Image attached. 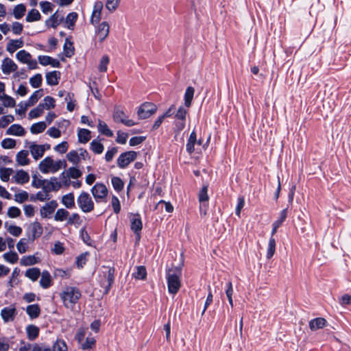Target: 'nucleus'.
Segmentation results:
<instances>
[{
	"mask_svg": "<svg viewBox=\"0 0 351 351\" xmlns=\"http://www.w3.org/2000/svg\"><path fill=\"white\" fill-rule=\"evenodd\" d=\"M29 180V176L27 172H26L24 170H18L16 171L14 175L12 176V178L11 179V181L12 182L19 184H23L25 183L28 182Z\"/></svg>",
	"mask_w": 351,
	"mask_h": 351,
	"instance_id": "obj_19",
	"label": "nucleus"
},
{
	"mask_svg": "<svg viewBox=\"0 0 351 351\" xmlns=\"http://www.w3.org/2000/svg\"><path fill=\"white\" fill-rule=\"evenodd\" d=\"M49 148L50 146L47 144L38 145L34 143H31L29 146V152L33 158L36 160H38L42 158L46 150L49 149Z\"/></svg>",
	"mask_w": 351,
	"mask_h": 351,
	"instance_id": "obj_12",
	"label": "nucleus"
},
{
	"mask_svg": "<svg viewBox=\"0 0 351 351\" xmlns=\"http://www.w3.org/2000/svg\"><path fill=\"white\" fill-rule=\"evenodd\" d=\"M53 351H67V346L64 341L57 340L53 346Z\"/></svg>",
	"mask_w": 351,
	"mask_h": 351,
	"instance_id": "obj_64",
	"label": "nucleus"
},
{
	"mask_svg": "<svg viewBox=\"0 0 351 351\" xmlns=\"http://www.w3.org/2000/svg\"><path fill=\"white\" fill-rule=\"evenodd\" d=\"M110 62V58L108 55H104L101 57L98 64V70L99 72H106L108 65Z\"/></svg>",
	"mask_w": 351,
	"mask_h": 351,
	"instance_id": "obj_48",
	"label": "nucleus"
},
{
	"mask_svg": "<svg viewBox=\"0 0 351 351\" xmlns=\"http://www.w3.org/2000/svg\"><path fill=\"white\" fill-rule=\"evenodd\" d=\"M114 282V269L106 268L102 272V278L100 280L101 287L105 289V293H108L112 284Z\"/></svg>",
	"mask_w": 351,
	"mask_h": 351,
	"instance_id": "obj_8",
	"label": "nucleus"
},
{
	"mask_svg": "<svg viewBox=\"0 0 351 351\" xmlns=\"http://www.w3.org/2000/svg\"><path fill=\"white\" fill-rule=\"evenodd\" d=\"M28 240L25 238L21 239L16 243V249L20 254H24L27 251Z\"/></svg>",
	"mask_w": 351,
	"mask_h": 351,
	"instance_id": "obj_54",
	"label": "nucleus"
},
{
	"mask_svg": "<svg viewBox=\"0 0 351 351\" xmlns=\"http://www.w3.org/2000/svg\"><path fill=\"white\" fill-rule=\"evenodd\" d=\"M0 101H2L4 107L13 108L16 105L14 99L6 95L5 92H1L0 93Z\"/></svg>",
	"mask_w": 351,
	"mask_h": 351,
	"instance_id": "obj_32",
	"label": "nucleus"
},
{
	"mask_svg": "<svg viewBox=\"0 0 351 351\" xmlns=\"http://www.w3.org/2000/svg\"><path fill=\"white\" fill-rule=\"evenodd\" d=\"M4 226L6 228L7 231L14 237H19L22 233V228L19 226L15 225H10L8 222H5L4 223Z\"/></svg>",
	"mask_w": 351,
	"mask_h": 351,
	"instance_id": "obj_39",
	"label": "nucleus"
},
{
	"mask_svg": "<svg viewBox=\"0 0 351 351\" xmlns=\"http://www.w3.org/2000/svg\"><path fill=\"white\" fill-rule=\"evenodd\" d=\"M26 313L31 319H34L39 316L40 308L38 304L29 305L26 308Z\"/></svg>",
	"mask_w": 351,
	"mask_h": 351,
	"instance_id": "obj_35",
	"label": "nucleus"
},
{
	"mask_svg": "<svg viewBox=\"0 0 351 351\" xmlns=\"http://www.w3.org/2000/svg\"><path fill=\"white\" fill-rule=\"evenodd\" d=\"M62 204L67 208H72L75 206V199L73 193H68L62 197Z\"/></svg>",
	"mask_w": 351,
	"mask_h": 351,
	"instance_id": "obj_36",
	"label": "nucleus"
},
{
	"mask_svg": "<svg viewBox=\"0 0 351 351\" xmlns=\"http://www.w3.org/2000/svg\"><path fill=\"white\" fill-rule=\"evenodd\" d=\"M51 252L56 255L62 254L64 252V247L63 243L60 241L55 242L53 247L51 249Z\"/></svg>",
	"mask_w": 351,
	"mask_h": 351,
	"instance_id": "obj_63",
	"label": "nucleus"
},
{
	"mask_svg": "<svg viewBox=\"0 0 351 351\" xmlns=\"http://www.w3.org/2000/svg\"><path fill=\"white\" fill-rule=\"evenodd\" d=\"M66 167L64 160H53L51 156H47L38 164L39 171L44 174L56 173L61 169Z\"/></svg>",
	"mask_w": 351,
	"mask_h": 351,
	"instance_id": "obj_1",
	"label": "nucleus"
},
{
	"mask_svg": "<svg viewBox=\"0 0 351 351\" xmlns=\"http://www.w3.org/2000/svg\"><path fill=\"white\" fill-rule=\"evenodd\" d=\"M62 187V184L58 180L57 178H51L45 186V189L48 191H58Z\"/></svg>",
	"mask_w": 351,
	"mask_h": 351,
	"instance_id": "obj_33",
	"label": "nucleus"
},
{
	"mask_svg": "<svg viewBox=\"0 0 351 351\" xmlns=\"http://www.w3.org/2000/svg\"><path fill=\"white\" fill-rule=\"evenodd\" d=\"M51 277L47 271H43L41 274L40 285L44 289H47L51 286Z\"/></svg>",
	"mask_w": 351,
	"mask_h": 351,
	"instance_id": "obj_34",
	"label": "nucleus"
},
{
	"mask_svg": "<svg viewBox=\"0 0 351 351\" xmlns=\"http://www.w3.org/2000/svg\"><path fill=\"white\" fill-rule=\"evenodd\" d=\"M38 59L39 63L43 66L51 65L54 68H59L60 66L59 60L48 56H39Z\"/></svg>",
	"mask_w": 351,
	"mask_h": 351,
	"instance_id": "obj_23",
	"label": "nucleus"
},
{
	"mask_svg": "<svg viewBox=\"0 0 351 351\" xmlns=\"http://www.w3.org/2000/svg\"><path fill=\"white\" fill-rule=\"evenodd\" d=\"M196 143V133L195 131H193L190 136L189 138L187 144H186V150L189 153H192L194 151V145Z\"/></svg>",
	"mask_w": 351,
	"mask_h": 351,
	"instance_id": "obj_53",
	"label": "nucleus"
},
{
	"mask_svg": "<svg viewBox=\"0 0 351 351\" xmlns=\"http://www.w3.org/2000/svg\"><path fill=\"white\" fill-rule=\"evenodd\" d=\"M69 212L64 208H59L57 210L55 215L54 219L56 221H64L67 220L69 217Z\"/></svg>",
	"mask_w": 351,
	"mask_h": 351,
	"instance_id": "obj_44",
	"label": "nucleus"
},
{
	"mask_svg": "<svg viewBox=\"0 0 351 351\" xmlns=\"http://www.w3.org/2000/svg\"><path fill=\"white\" fill-rule=\"evenodd\" d=\"M58 206L56 200L50 201L43 206L40 209V213L43 218H48L55 211Z\"/></svg>",
	"mask_w": 351,
	"mask_h": 351,
	"instance_id": "obj_17",
	"label": "nucleus"
},
{
	"mask_svg": "<svg viewBox=\"0 0 351 351\" xmlns=\"http://www.w3.org/2000/svg\"><path fill=\"white\" fill-rule=\"evenodd\" d=\"M3 259L11 264L16 263L19 260V256L15 252H10L3 254Z\"/></svg>",
	"mask_w": 351,
	"mask_h": 351,
	"instance_id": "obj_52",
	"label": "nucleus"
},
{
	"mask_svg": "<svg viewBox=\"0 0 351 351\" xmlns=\"http://www.w3.org/2000/svg\"><path fill=\"white\" fill-rule=\"evenodd\" d=\"M40 275V269L36 267L28 269L25 274V276L32 281H36Z\"/></svg>",
	"mask_w": 351,
	"mask_h": 351,
	"instance_id": "obj_42",
	"label": "nucleus"
},
{
	"mask_svg": "<svg viewBox=\"0 0 351 351\" xmlns=\"http://www.w3.org/2000/svg\"><path fill=\"white\" fill-rule=\"evenodd\" d=\"M195 90L193 87L189 86L184 93V104L186 107L189 108L193 99Z\"/></svg>",
	"mask_w": 351,
	"mask_h": 351,
	"instance_id": "obj_41",
	"label": "nucleus"
},
{
	"mask_svg": "<svg viewBox=\"0 0 351 351\" xmlns=\"http://www.w3.org/2000/svg\"><path fill=\"white\" fill-rule=\"evenodd\" d=\"M91 193L97 202L105 201L108 189L105 184L102 183H96L91 189Z\"/></svg>",
	"mask_w": 351,
	"mask_h": 351,
	"instance_id": "obj_7",
	"label": "nucleus"
},
{
	"mask_svg": "<svg viewBox=\"0 0 351 351\" xmlns=\"http://www.w3.org/2000/svg\"><path fill=\"white\" fill-rule=\"evenodd\" d=\"M113 119L115 122H121L126 126L131 127L136 125V123L130 119L124 111L119 107H116L113 113Z\"/></svg>",
	"mask_w": 351,
	"mask_h": 351,
	"instance_id": "obj_11",
	"label": "nucleus"
},
{
	"mask_svg": "<svg viewBox=\"0 0 351 351\" xmlns=\"http://www.w3.org/2000/svg\"><path fill=\"white\" fill-rule=\"evenodd\" d=\"M60 72L58 71H53L49 72L46 74V82L50 86L57 85L60 78Z\"/></svg>",
	"mask_w": 351,
	"mask_h": 351,
	"instance_id": "obj_27",
	"label": "nucleus"
},
{
	"mask_svg": "<svg viewBox=\"0 0 351 351\" xmlns=\"http://www.w3.org/2000/svg\"><path fill=\"white\" fill-rule=\"evenodd\" d=\"M103 8V4L101 2H97L93 8V11L92 13L90 21L92 24L98 23L101 19V10Z\"/></svg>",
	"mask_w": 351,
	"mask_h": 351,
	"instance_id": "obj_25",
	"label": "nucleus"
},
{
	"mask_svg": "<svg viewBox=\"0 0 351 351\" xmlns=\"http://www.w3.org/2000/svg\"><path fill=\"white\" fill-rule=\"evenodd\" d=\"M27 337L30 340L35 339L39 334V328L34 325H29L26 328Z\"/></svg>",
	"mask_w": 351,
	"mask_h": 351,
	"instance_id": "obj_43",
	"label": "nucleus"
},
{
	"mask_svg": "<svg viewBox=\"0 0 351 351\" xmlns=\"http://www.w3.org/2000/svg\"><path fill=\"white\" fill-rule=\"evenodd\" d=\"M1 69L3 74L10 75L18 69V66L12 59L5 58L2 60Z\"/></svg>",
	"mask_w": 351,
	"mask_h": 351,
	"instance_id": "obj_16",
	"label": "nucleus"
},
{
	"mask_svg": "<svg viewBox=\"0 0 351 351\" xmlns=\"http://www.w3.org/2000/svg\"><path fill=\"white\" fill-rule=\"evenodd\" d=\"M86 335V329L80 328L77 330L75 334V339L78 343L80 345V348L82 350L91 349L95 347L96 343V339L94 337L88 335L85 339L84 337Z\"/></svg>",
	"mask_w": 351,
	"mask_h": 351,
	"instance_id": "obj_4",
	"label": "nucleus"
},
{
	"mask_svg": "<svg viewBox=\"0 0 351 351\" xmlns=\"http://www.w3.org/2000/svg\"><path fill=\"white\" fill-rule=\"evenodd\" d=\"M187 114V110L183 106H180L177 110L175 118L176 130L178 132L182 131L185 127V119Z\"/></svg>",
	"mask_w": 351,
	"mask_h": 351,
	"instance_id": "obj_14",
	"label": "nucleus"
},
{
	"mask_svg": "<svg viewBox=\"0 0 351 351\" xmlns=\"http://www.w3.org/2000/svg\"><path fill=\"white\" fill-rule=\"evenodd\" d=\"M156 110V106L154 104L145 102L138 108L137 111V115L139 117V119H147L149 118L153 114H154Z\"/></svg>",
	"mask_w": 351,
	"mask_h": 351,
	"instance_id": "obj_9",
	"label": "nucleus"
},
{
	"mask_svg": "<svg viewBox=\"0 0 351 351\" xmlns=\"http://www.w3.org/2000/svg\"><path fill=\"white\" fill-rule=\"evenodd\" d=\"M208 199V186H204L202 187L199 193V201L202 206L204 203H206Z\"/></svg>",
	"mask_w": 351,
	"mask_h": 351,
	"instance_id": "obj_62",
	"label": "nucleus"
},
{
	"mask_svg": "<svg viewBox=\"0 0 351 351\" xmlns=\"http://www.w3.org/2000/svg\"><path fill=\"white\" fill-rule=\"evenodd\" d=\"M24 42L21 38L19 39H11L6 45V50L10 53H13L17 49H21L23 47Z\"/></svg>",
	"mask_w": 351,
	"mask_h": 351,
	"instance_id": "obj_22",
	"label": "nucleus"
},
{
	"mask_svg": "<svg viewBox=\"0 0 351 351\" xmlns=\"http://www.w3.org/2000/svg\"><path fill=\"white\" fill-rule=\"evenodd\" d=\"M80 208L84 213L91 212L94 209V202L90 195L86 192H82L77 199Z\"/></svg>",
	"mask_w": 351,
	"mask_h": 351,
	"instance_id": "obj_5",
	"label": "nucleus"
},
{
	"mask_svg": "<svg viewBox=\"0 0 351 351\" xmlns=\"http://www.w3.org/2000/svg\"><path fill=\"white\" fill-rule=\"evenodd\" d=\"M44 112V109L43 107V105H40V104L38 105V106L29 112V119H36L39 117H40Z\"/></svg>",
	"mask_w": 351,
	"mask_h": 351,
	"instance_id": "obj_58",
	"label": "nucleus"
},
{
	"mask_svg": "<svg viewBox=\"0 0 351 351\" xmlns=\"http://www.w3.org/2000/svg\"><path fill=\"white\" fill-rule=\"evenodd\" d=\"M131 229L134 233L141 232L143 228V223L138 215H131L130 216Z\"/></svg>",
	"mask_w": 351,
	"mask_h": 351,
	"instance_id": "obj_24",
	"label": "nucleus"
},
{
	"mask_svg": "<svg viewBox=\"0 0 351 351\" xmlns=\"http://www.w3.org/2000/svg\"><path fill=\"white\" fill-rule=\"evenodd\" d=\"M132 276L137 280H145L147 276V271L144 266H137L132 274Z\"/></svg>",
	"mask_w": 351,
	"mask_h": 351,
	"instance_id": "obj_40",
	"label": "nucleus"
},
{
	"mask_svg": "<svg viewBox=\"0 0 351 351\" xmlns=\"http://www.w3.org/2000/svg\"><path fill=\"white\" fill-rule=\"evenodd\" d=\"M60 297L64 306L72 310L81 298V292L75 287H66L60 293Z\"/></svg>",
	"mask_w": 351,
	"mask_h": 351,
	"instance_id": "obj_2",
	"label": "nucleus"
},
{
	"mask_svg": "<svg viewBox=\"0 0 351 351\" xmlns=\"http://www.w3.org/2000/svg\"><path fill=\"white\" fill-rule=\"evenodd\" d=\"M88 155V152L80 149L78 151H71L66 154L67 160L74 165H77L81 162V160H84L86 156Z\"/></svg>",
	"mask_w": 351,
	"mask_h": 351,
	"instance_id": "obj_15",
	"label": "nucleus"
},
{
	"mask_svg": "<svg viewBox=\"0 0 351 351\" xmlns=\"http://www.w3.org/2000/svg\"><path fill=\"white\" fill-rule=\"evenodd\" d=\"M180 276L181 270L178 268L170 269L167 271L168 291L170 293L174 295L178 291L181 286Z\"/></svg>",
	"mask_w": 351,
	"mask_h": 351,
	"instance_id": "obj_3",
	"label": "nucleus"
},
{
	"mask_svg": "<svg viewBox=\"0 0 351 351\" xmlns=\"http://www.w3.org/2000/svg\"><path fill=\"white\" fill-rule=\"evenodd\" d=\"M29 152L27 150H21L16 155V163L19 166H27L30 162L29 158Z\"/></svg>",
	"mask_w": 351,
	"mask_h": 351,
	"instance_id": "obj_21",
	"label": "nucleus"
},
{
	"mask_svg": "<svg viewBox=\"0 0 351 351\" xmlns=\"http://www.w3.org/2000/svg\"><path fill=\"white\" fill-rule=\"evenodd\" d=\"M24 128L19 124L12 125L6 131V134L22 136L25 134Z\"/></svg>",
	"mask_w": 351,
	"mask_h": 351,
	"instance_id": "obj_28",
	"label": "nucleus"
},
{
	"mask_svg": "<svg viewBox=\"0 0 351 351\" xmlns=\"http://www.w3.org/2000/svg\"><path fill=\"white\" fill-rule=\"evenodd\" d=\"M110 25L107 22L104 21L98 25L96 29V35L101 42L108 37Z\"/></svg>",
	"mask_w": 351,
	"mask_h": 351,
	"instance_id": "obj_20",
	"label": "nucleus"
},
{
	"mask_svg": "<svg viewBox=\"0 0 351 351\" xmlns=\"http://www.w3.org/2000/svg\"><path fill=\"white\" fill-rule=\"evenodd\" d=\"M42 82L43 77L42 75L40 73H37L29 78V84L34 88L40 87Z\"/></svg>",
	"mask_w": 351,
	"mask_h": 351,
	"instance_id": "obj_57",
	"label": "nucleus"
},
{
	"mask_svg": "<svg viewBox=\"0 0 351 351\" xmlns=\"http://www.w3.org/2000/svg\"><path fill=\"white\" fill-rule=\"evenodd\" d=\"M13 173L12 169L2 167L0 169V178L3 182H8Z\"/></svg>",
	"mask_w": 351,
	"mask_h": 351,
	"instance_id": "obj_51",
	"label": "nucleus"
},
{
	"mask_svg": "<svg viewBox=\"0 0 351 351\" xmlns=\"http://www.w3.org/2000/svg\"><path fill=\"white\" fill-rule=\"evenodd\" d=\"M40 262V260L36 255H29L23 256L20 260V264L22 266H30Z\"/></svg>",
	"mask_w": 351,
	"mask_h": 351,
	"instance_id": "obj_31",
	"label": "nucleus"
},
{
	"mask_svg": "<svg viewBox=\"0 0 351 351\" xmlns=\"http://www.w3.org/2000/svg\"><path fill=\"white\" fill-rule=\"evenodd\" d=\"M67 177L71 178L73 179H77L82 176V172L77 167H73L68 169L67 171Z\"/></svg>",
	"mask_w": 351,
	"mask_h": 351,
	"instance_id": "obj_60",
	"label": "nucleus"
},
{
	"mask_svg": "<svg viewBox=\"0 0 351 351\" xmlns=\"http://www.w3.org/2000/svg\"><path fill=\"white\" fill-rule=\"evenodd\" d=\"M276 252V241L274 237H271L267 249L266 257L270 259L275 254Z\"/></svg>",
	"mask_w": 351,
	"mask_h": 351,
	"instance_id": "obj_50",
	"label": "nucleus"
},
{
	"mask_svg": "<svg viewBox=\"0 0 351 351\" xmlns=\"http://www.w3.org/2000/svg\"><path fill=\"white\" fill-rule=\"evenodd\" d=\"M326 320L322 317H317L309 322V328L315 331L324 328L326 326Z\"/></svg>",
	"mask_w": 351,
	"mask_h": 351,
	"instance_id": "obj_29",
	"label": "nucleus"
},
{
	"mask_svg": "<svg viewBox=\"0 0 351 351\" xmlns=\"http://www.w3.org/2000/svg\"><path fill=\"white\" fill-rule=\"evenodd\" d=\"M40 104L43 105L44 110H50L54 108L56 106L55 99L50 96L45 97L43 99V102Z\"/></svg>",
	"mask_w": 351,
	"mask_h": 351,
	"instance_id": "obj_55",
	"label": "nucleus"
},
{
	"mask_svg": "<svg viewBox=\"0 0 351 351\" xmlns=\"http://www.w3.org/2000/svg\"><path fill=\"white\" fill-rule=\"evenodd\" d=\"M40 17L41 16L38 10L36 9H32L28 12L27 14L26 21L29 23L37 21L40 19Z\"/></svg>",
	"mask_w": 351,
	"mask_h": 351,
	"instance_id": "obj_47",
	"label": "nucleus"
},
{
	"mask_svg": "<svg viewBox=\"0 0 351 351\" xmlns=\"http://www.w3.org/2000/svg\"><path fill=\"white\" fill-rule=\"evenodd\" d=\"M98 130L101 134L106 136H112L113 135L112 131L109 129L107 124L100 120L99 121Z\"/></svg>",
	"mask_w": 351,
	"mask_h": 351,
	"instance_id": "obj_45",
	"label": "nucleus"
},
{
	"mask_svg": "<svg viewBox=\"0 0 351 351\" xmlns=\"http://www.w3.org/2000/svg\"><path fill=\"white\" fill-rule=\"evenodd\" d=\"M47 125L44 121H40L33 124L30 128V132L32 134H39L46 129Z\"/></svg>",
	"mask_w": 351,
	"mask_h": 351,
	"instance_id": "obj_49",
	"label": "nucleus"
},
{
	"mask_svg": "<svg viewBox=\"0 0 351 351\" xmlns=\"http://www.w3.org/2000/svg\"><path fill=\"white\" fill-rule=\"evenodd\" d=\"M17 310L14 304L5 306L1 310L0 315L4 323L12 322L15 319Z\"/></svg>",
	"mask_w": 351,
	"mask_h": 351,
	"instance_id": "obj_10",
	"label": "nucleus"
},
{
	"mask_svg": "<svg viewBox=\"0 0 351 351\" xmlns=\"http://www.w3.org/2000/svg\"><path fill=\"white\" fill-rule=\"evenodd\" d=\"M137 156L134 151H129L121 154L117 159V165L120 168L126 167L130 162L134 161Z\"/></svg>",
	"mask_w": 351,
	"mask_h": 351,
	"instance_id": "obj_13",
	"label": "nucleus"
},
{
	"mask_svg": "<svg viewBox=\"0 0 351 351\" xmlns=\"http://www.w3.org/2000/svg\"><path fill=\"white\" fill-rule=\"evenodd\" d=\"M26 8L23 4L16 5L13 10V15L16 19H21L25 12Z\"/></svg>",
	"mask_w": 351,
	"mask_h": 351,
	"instance_id": "obj_46",
	"label": "nucleus"
},
{
	"mask_svg": "<svg viewBox=\"0 0 351 351\" xmlns=\"http://www.w3.org/2000/svg\"><path fill=\"white\" fill-rule=\"evenodd\" d=\"M16 58L20 62L27 64L30 69L37 68L36 60L32 59V55L24 49L20 50L16 53Z\"/></svg>",
	"mask_w": 351,
	"mask_h": 351,
	"instance_id": "obj_6",
	"label": "nucleus"
},
{
	"mask_svg": "<svg viewBox=\"0 0 351 351\" xmlns=\"http://www.w3.org/2000/svg\"><path fill=\"white\" fill-rule=\"evenodd\" d=\"M43 94L42 89L34 91L29 97L28 100L25 103V107H30L34 106L43 97Z\"/></svg>",
	"mask_w": 351,
	"mask_h": 351,
	"instance_id": "obj_30",
	"label": "nucleus"
},
{
	"mask_svg": "<svg viewBox=\"0 0 351 351\" xmlns=\"http://www.w3.org/2000/svg\"><path fill=\"white\" fill-rule=\"evenodd\" d=\"M29 238L32 241L40 237L43 234V226L39 222L35 221L30 224L29 228Z\"/></svg>",
	"mask_w": 351,
	"mask_h": 351,
	"instance_id": "obj_18",
	"label": "nucleus"
},
{
	"mask_svg": "<svg viewBox=\"0 0 351 351\" xmlns=\"http://www.w3.org/2000/svg\"><path fill=\"white\" fill-rule=\"evenodd\" d=\"M77 19V14L76 12H73L69 13L66 16V19H65V26L69 29H73L75 26V23Z\"/></svg>",
	"mask_w": 351,
	"mask_h": 351,
	"instance_id": "obj_38",
	"label": "nucleus"
},
{
	"mask_svg": "<svg viewBox=\"0 0 351 351\" xmlns=\"http://www.w3.org/2000/svg\"><path fill=\"white\" fill-rule=\"evenodd\" d=\"M62 19L63 16H60L58 12H56L45 21V25L48 27L56 28Z\"/></svg>",
	"mask_w": 351,
	"mask_h": 351,
	"instance_id": "obj_26",
	"label": "nucleus"
},
{
	"mask_svg": "<svg viewBox=\"0 0 351 351\" xmlns=\"http://www.w3.org/2000/svg\"><path fill=\"white\" fill-rule=\"evenodd\" d=\"M14 116L9 114L5 115L0 118V128H4L7 127L10 123L14 121Z\"/></svg>",
	"mask_w": 351,
	"mask_h": 351,
	"instance_id": "obj_61",
	"label": "nucleus"
},
{
	"mask_svg": "<svg viewBox=\"0 0 351 351\" xmlns=\"http://www.w3.org/2000/svg\"><path fill=\"white\" fill-rule=\"evenodd\" d=\"M90 147L91 150L97 154H101L104 149V145L97 140H93L90 143Z\"/></svg>",
	"mask_w": 351,
	"mask_h": 351,
	"instance_id": "obj_56",
	"label": "nucleus"
},
{
	"mask_svg": "<svg viewBox=\"0 0 351 351\" xmlns=\"http://www.w3.org/2000/svg\"><path fill=\"white\" fill-rule=\"evenodd\" d=\"M78 141L81 143H86L91 138L90 131L87 129H80L77 133Z\"/></svg>",
	"mask_w": 351,
	"mask_h": 351,
	"instance_id": "obj_37",
	"label": "nucleus"
},
{
	"mask_svg": "<svg viewBox=\"0 0 351 351\" xmlns=\"http://www.w3.org/2000/svg\"><path fill=\"white\" fill-rule=\"evenodd\" d=\"M111 182L116 191H120L123 189L124 184L120 178L115 176L112 177L111 179Z\"/></svg>",
	"mask_w": 351,
	"mask_h": 351,
	"instance_id": "obj_59",
	"label": "nucleus"
}]
</instances>
